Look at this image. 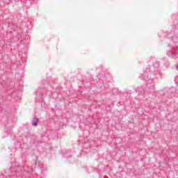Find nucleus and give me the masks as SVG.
Wrapping results in <instances>:
<instances>
[{
    "mask_svg": "<svg viewBox=\"0 0 178 178\" xmlns=\"http://www.w3.org/2000/svg\"><path fill=\"white\" fill-rule=\"evenodd\" d=\"M38 123V119H36V120L33 121L32 124L33 126H37V124Z\"/></svg>",
    "mask_w": 178,
    "mask_h": 178,
    "instance_id": "1",
    "label": "nucleus"
},
{
    "mask_svg": "<svg viewBox=\"0 0 178 178\" xmlns=\"http://www.w3.org/2000/svg\"><path fill=\"white\" fill-rule=\"evenodd\" d=\"M177 69H178V66H177Z\"/></svg>",
    "mask_w": 178,
    "mask_h": 178,
    "instance_id": "2",
    "label": "nucleus"
}]
</instances>
